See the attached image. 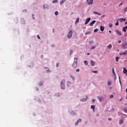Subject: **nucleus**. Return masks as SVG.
<instances>
[{
    "mask_svg": "<svg viewBox=\"0 0 127 127\" xmlns=\"http://www.w3.org/2000/svg\"><path fill=\"white\" fill-rule=\"evenodd\" d=\"M122 47H123L124 49H126L127 48V42L123 43L122 45Z\"/></svg>",
    "mask_w": 127,
    "mask_h": 127,
    "instance_id": "nucleus-4",
    "label": "nucleus"
},
{
    "mask_svg": "<svg viewBox=\"0 0 127 127\" xmlns=\"http://www.w3.org/2000/svg\"><path fill=\"white\" fill-rule=\"evenodd\" d=\"M112 73H113L114 76L115 77V80H116V74L115 73V69L113 68L112 69Z\"/></svg>",
    "mask_w": 127,
    "mask_h": 127,
    "instance_id": "nucleus-13",
    "label": "nucleus"
},
{
    "mask_svg": "<svg viewBox=\"0 0 127 127\" xmlns=\"http://www.w3.org/2000/svg\"><path fill=\"white\" fill-rule=\"evenodd\" d=\"M77 60H78V58H74V63L72 64V66L73 67V68L75 69L76 68V67H77Z\"/></svg>",
    "mask_w": 127,
    "mask_h": 127,
    "instance_id": "nucleus-2",
    "label": "nucleus"
},
{
    "mask_svg": "<svg viewBox=\"0 0 127 127\" xmlns=\"http://www.w3.org/2000/svg\"><path fill=\"white\" fill-rule=\"evenodd\" d=\"M90 33H91V32H86L85 33V34L88 35V34H90Z\"/></svg>",
    "mask_w": 127,
    "mask_h": 127,
    "instance_id": "nucleus-37",
    "label": "nucleus"
},
{
    "mask_svg": "<svg viewBox=\"0 0 127 127\" xmlns=\"http://www.w3.org/2000/svg\"><path fill=\"white\" fill-rule=\"evenodd\" d=\"M84 64L87 66L88 65V62L87 61H84Z\"/></svg>",
    "mask_w": 127,
    "mask_h": 127,
    "instance_id": "nucleus-29",
    "label": "nucleus"
},
{
    "mask_svg": "<svg viewBox=\"0 0 127 127\" xmlns=\"http://www.w3.org/2000/svg\"><path fill=\"white\" fill-rule=\"evenodd\" d=\"M122 4H123V2H121L120 4H119V6H121L122 5Z\"/></svg>",
    "mask_w": 127,
    "mask_h": 127,
    "instance_id": "nucleus-52",
    "label": "nucleus"
},
{
    "mask_svg": "<svg viewBox=\"0 0 127 127\" xmlns=\"http://www.w3.org/2000/svg\"><path fill=\"white\" fill-rule=\"evenodd\" d=\"M88 99V96H86V98H82L80 100L81 102H86Z\"/></svg>",
    "mask_w": 127,
    "mask_h": 127,
    "instance_id": "nucleus-11",
    "label": "nucleus"
},
{
    "mask_svg": "<svg viewBox=\"0 0 127 127\" xmlns=\"http://www.w3.org/2000/svg\"><path fill=\"white\" fill-rule=\"evenodd\" d=\"M76 72H80V69L79 68L77 69Z\"/></svg>",
    "mask_w": 127,
    "mask_h": 127,
    "instance_id": "nucleus-45",
    "label": "nucleus"
},
{
    "mask_svg": "<svg viewBox=\"0 0 127 127\" xmlns=\"http://www.w3.org/2000/svg\"><path fill=\"white\" fill-rule=\"evenodd\" d=\"M93 0H87V2L89 5L91 4H93Z\"/></svg>",
    "mask_w": 127,
    "mask_h": 127,
    "instance_id": "nucleus-5",
    "label": "nucleus"
},
{
    "mask_svg": "<svg viewBox=\"0 0 127 127\" xmlns=\"http://www.w3.org/2000/svg\"><path fill=\"white\" fill-rule=\"evenodd\" d=\"M95 62L93 61H91V66H95Z\"/></svg>",
    "mask_w": 127,
    "mask_h": 127,
    "instance_id": "nucleus-19",
    "label": "nucleus"
},
{
    "mask_svg": "<svg viewBox=\"0 0 127 127\" xmlns=\"http://www.w3.org/2000/svg\"><path fill=\"white\" fill-rule=\"evenodd\" d=\"M126 92L127 93V88L126 89Z\"/></svg>",
    "mask_w": 127,
    "mask_h": 127,
    "instance_id": "nucleus-58",
    "label": "nucleus"
},
{
    "mask_svg": "<svg viewBox=\"0 0 127 127\" xmlns=\"http://www.w3.org/2000/svg\"><path fill=\"white\" fill-rule=\"evenodd\" d=\"M115 25H116V26H118V25H119V21H117V23H115Z\"/></svg>",
    "mask_w": 127,
    "mask_h": 127,
    "instance_id": "nucleus-35",
    "label": "nucleus"
},
{
    "mask_svg": "<svg viewBox=\"0 0 127 127\" xmlns=\"http://www.w3.org/2000/svg\"><path fill=\"white\" fill-rule=\"evenodd\" d=\"M112 45L109 44V45L108 46L107 48H108V49H112Z\"/></svg>",
    "mask_w": 127,
    "mask_h": 127,
    "instance_id": "nucleus-22",
    "label": "nucleus"
},
{
    "mask_svg": "<svg viewBox=\"0 0 127 127\" xmlns=\"http://www.w3.org/2000/svg\"><path fill=\"white\" fill-rule=\"evenodd\" d=\"M72 53H73V50H71L70 51L69 55H72Z\"/></svg>",
    "mask_w": 127,
    "mask_h": 127,
    "instance_id": "nucleus-30",
    "label": "nucleus"
},
{
    "mask_svg": "<svg viewBox=\"0 0 127 127\" xmlns=\"http://www.w3.org/2000/svg\"><path fill=\"white\" fill-rule=\"evenodd\" d=\"M108 121H112V118H108Z\"/></svg>",
    "mask_w": 127,
    "mask_h": 127,
    "instance_id": "nucleus-49",
    "label": "nucleus"
},
{
    "mask_svg": "<svg viewBox=\"0 0 127 127\" xmlns=\"http://www.w3.org/2000/svg\"><path fill=\"white\" fill-rule=\"evenodd\" d=\"M95 23H96V20H93V21H92L90 23V26H93V25H94V24H95Z\"/></svg>",
    "mask_w": 127,
    "mask_h": 127,
    "instance_id": "nucleus-9",
    "label": "nucleus"
},
{
    "mask_svg": "<svg viewBox=\"0 0 127 127\" xmlns=\"http://www.w3.org/2000/svg\"><path fill=\"white\" fill-rule=\"evenodd\" d=\"M109 33H112V31L109 30Z\"/></svg>",
    "mask_w": 127,
    "mask_h": 127,
    "instance_id": "nucleus-53",
    "label": "nucleus"
},
{
    "mask_svg": "<svg viewBox=\"0 0 127 127\" xmlns=\"http://www.w3.org/2000/svg\"><path fill=\"white\" fill-rule=\"evenodd\" d=\"M92 103H95V99H93V100H92Z\"/></svg>",
    "mask_w": 127,
    "mask_h": 127,
    "instance_id": "nucleus-50",
    "label": "nucleus"
},
{
    "mask_svg": "<svg viewBox=\"0 0 127 127\" xmlns=\"http://www.w3.org/2000/svg\"><path fill=\"white\" fill-rule=\"evenodd\" d=\"M58 1L57 0H54L53 1V2L54 3H56V2H58Z\"/></svg>",
    "mask_w": 127,
    "mask_h": 127,
    "instance_id": "nucleus-32",
    "label": "nucleus"
},
{
    "mask_svg": "<svg viewBox=\"0 0 127 127\" xmlns=\"http://www.w3.org/2000/svg\"><path fill=\"white\" fill-rule=\"evenodd\" d=\"M123 123H124V119H121L120 120V122H119V125H122V124H123Z\"/></svg>",
    "mask_w": 127,
    "mask_h": 127,
    "instance_id": "nucleus-18",
    "label": "nucleus"
},
{
    "mask_svg": "<svg viewBox=\"0 0 127 127\" xmlns=\"http://www.w3.org/2000/svg\"><path fill=\"white\" fill-rule=\"evenodd\" d=\"M116 32H117V33H118V34L119 35H120V36H122V32H121V31H120L119 30H117Z\"/></svg>",
    "mask_w": 127,
    "mask_h": 127,
    "instance_id": "nucleus-16",
    "label": "nucleus"
},
{
    "mask_svg": "<svg viewBox=\"0 0 127 127\" xmlns=\"http://www.w3.org/2000/svg\"><path fill=\"white\" fill-rule=\"evenodd\" d=\"M70 78H72L73 80L75 79V77H74V76L73 75H70Z\"/></svg>",
    "mask_w": 127,
    "mask_h": 127,
    "instance_id": "nucleus-33",
    "label": "nucleus"
},
{
    "mask_svg": "<svg viewBox=\"0 0 127 127\" xmlns=\"http://www.w3.org/2000/svg\"><path fill=\"white\" fill-rule=\"evenodd\" d=\"M94 32H98V29H95L94 30Z\"/></svg>",
    "mask_w": 127,
    "mask_h": 127,
    "instance_id": "nucleus-36",
    "label": "nucleus"
},
{
    "mask_svg": "<svg viewBox=\"0 0 127 127\" xmlns=\"http://www.w3.org/2000/svg\"><path fill=\"white\" fill-rule=\"evenodd\" d=\"M118 20H120V22H124L125 21H126V18H120V19H118Z\"/></svg>",
    "mask_w": 127,
    "mask_h": 127,
    "instance_id": "nucleus-8",
    "label": "nucleus"
},
{
    "mask_svg": "<svg viewBox=\"0 0 127 127\" xmlns=\"http://www.w3.org/2000/svg\"><path fill=\"white\" fill-rule=\"evenodd\" d=\"M127 68H126V67H124V70H123V73H124V74H126V75H127Z\"/></svg>",
    "mask_w": 127,
    "mask_h": 127,
    "instance_id": "nucleus-17",
    "label": "nucleus"
},
{
    "mask_svg": "<svg viewBox=\"0 0 127 127\" xmlns=\"http://www.w3.org/2000/svg\"><path fill=\"white\" fill-rule=\"evenodd\" d=\"M71 115H76V113H74L73 112H72Z\"/></svg>",
    "mask_w": 127,
    "mask_h": 127,
    "instance_id": "nucleus-46",
    "label": "nucleus"
},
{
    "mask_svg": "<svg viewBox=\"0 0 127 127\" xmlns=\"http://www.w3.org/2000/svg\"><path fill=\"white\" fill-rule=\"evenodd\" d=\"M120 55H125V56H127V50L125 51L124 53H120Z\"/></svg>",
    "mask_w": 127,
    "mask_h": 127,
    "instance_id": "nucleus-7",
    "label": "nucleus"
},
{
    "mask_svg": "<svg viewBox=\"0 0 127 127\" xmlns=\"http://www.w3.org/2000/svg\"><path fill=\"white\" fill-rule=\"evenodd\" d=\"M108 86H111L112 85V81H108Z\"/></svg>",
    "mask_w": 127,
    "mask_h": 127,
    "instance_id": "nucleus-28",
    "label": "nucleus"
},
{
    "mask_svg": "<svg viewBox=\"0 0 127 127\" xmlns=\"http://www.w3.org/2000/svg\"><path fill=\"white\" fill-rule=\"evenodd\" d=\"M61 87L63 90L65 89V80L63 79L61 82Z\"/></svg>",
    "mask_w": 127,
    "mask_h": 127,
    "instance_id": "nucleus-1",
    "label": "nucleus"
},
{
    "mask_svg": "<svg viewBox=\"0 0 127 127\" xmlns=\"http://www.w3.org/2000/svg\"><path fill=\"white\" fill-rule=\"evenodd\" d=\"M75 125H76V126H78V125H79V122L77 121V122L75 123Z\"/></svg>",
    "mask_w": 127,
    "mask_h": 127,
    "instance_id": "nucleus-42",
    "label": "nucleus"
},
{
    "mask_svg": "<svg viewBox=\"0 0 127 127\" xmlns=\"http://www.w3.org/2000/svg\"><path fill=\"white\" fill-rule=\"evenodd\" d=\"M125 24H127V22H125Z\"/></svg>",
    "mask_w": 127,
    "mask_h": 127,
    "instance_id": "nucleus-59",
    "label": "nucleus"
},
{
    "mask_svg": "<svg viewBox=\"0 0 127 127\" xmlns=\"http://www.w3.org/2000/svg\"><path fill=\"white\" fill-rule=\"evenodd\" d=\"M44 8H49V6L47 4H44L43 5Z\"/></svg>",
    "mask_w": 127,
    "mask_h": 127,
    "instance_id": "nucleus-21",
    "label": "nucleus"
},
{
    "mask_svg": "<svg viewBox=\"0 0 127 127\" xmlns=\"http://www.w3.org/2000/svg\"><path fill=\"white\" fill-rule=\"evenodd\" d=\"M110 98V99H113L114 98V96L113 95H111Z\"/></svg>",
    "mask_w": 127,
    "mask_h": 127,
    "instance_id": "nucleus-38",
    "label": "nucleus"
},
{
    "mask_svg": "<svg viewBox=\"0 0 127 127\" xmlns=\"http://www.w3.org/2000/svg\"><path fill=\"white\" fill-rule=\"evenodd\" d=\"M122 101H123V97H122V98L119 100V101H120V102H122Z\"/></svg>",
    "mask_w": 127,
    "mask_h": 127,
    "instance_id": "nucleus-44",
    "label": "nucleus"
},
{
    "mask_svg": "<svg viewBox=\"0 0 127 127\" xmlns=\"http://www.w3.org/2000/svg\"><path fill=\"white\" fill-rule=\"evenodd\" d=\"M37 37L38 38V39H40V36H39V35H37Z\"/></svg>",
    "mask_w": 127,
    "mask_h": 127,
    "instance_id": "nucleus-40",
    "label": "nucleus"
},
{
    "mask_svg": "<svg viewBox=\"0 0 127 127\" xmlns=\"http://www.w3.org/2000/svg\"><path fill=\"white\" fill-rule=\"evenodd\" d=\"M124 111H125V112H127V109H124Z\"/></svg>",
    "mask_w": 127,
    "mask_h": 127,
    "instance_id": "nucleus-54",
    "label": "nucleus"
},
{
    "mask_svg": "<svg viewBox=\"0 0 127 127\" xmlns=\"http://www.w3.org/2000/svg\"><path fill=\"white\" fill-rule=\"evenodd\" d=\"M105 30V27L104 26H100V30L101 31L103 32Z\"/></svg>",
    "mask_w": 127,
    "mask_h": 127,
    "instance_id": "nucleus-15",
    "label": "nucleus"
},
{
    "mask_svg": "<svg viewBox=\"0 0 127 127\" xmlns=\"http://www.w3.org/2000/svg\"><path fill=\"white\" fill-rule=\"evenodd\" d=\"M98 99L99 100L100 102H103V101H104V97H101L99 96Z\"/></svg>",
    "mask_w": 127,
    "mask_h": 127,
    "instance_id": "nucleus-10",
    "label": "nucleus"
},
{
    "mask_svg": "<svg viewBox=\"0 0 127 127\" xmlns=\"http://www.w3.org/2000/svg\"><path fill=\"white\" fill-rule=\"evenodd\" d=\"M109 27H110V28H112V27H113V24L111 23H109Z\"/></svg>",
    "mask_w": 127,
    "mask_h": 127,
    "instance_id": "nucleus-27",
    "label": "nucleus"
},
{
    "mask_svg": "<svg viewBox=\"0 0 127 127\" xmlns=\"http://www.w3.org/2000/svg\"><path fill=\"white\" fill-rule=\"evenodd\" d=\"M87 55H90V53H87Z\"/></svg>",
    "mask_w": 127,
    "mask_h": 127,
    "instance_id": "nucleus-56",
    "label": "nucleus"
},
{
    "mask_svg": "<svg viewBox=\"0 0 127 127\" xmlns=\"http://www.w3.org/2000/svg\"><path fill=\"white\" fill-rule=\"evenodd\" d=\"M70 85H71V82L69 81H67V85L68 86V87H70Z\"/></svg>",
    "mask_w": 127,
    "mask_h": 127,
    "instance_id": "nucleus-26",
    "label": "nucleus"
},
{
    "mask_svg": "<svg viewBox=\"0 0 127 127\" xmlns=\"http://www.w3.org/2000/svg\"><path fill=\"white\" fill-rule=\"evenodd\" d=\"M95 105H91V109H92L93 110V112H95Z\"/></svg>",
    "mask_w": 127,
    "mask_h": 127,
    "instance_id": "nucleus-20",
    "label": "nucleus"
},
{
    "mask_svg": "<svg viewBox=\"0 0 127 127\" xmlns=\"http://www.w3.org/2000/svg\"><path fill=\"white\" fill-rule=\"evenodd\" d=\"M33 16H34V14H32V18H33V19H35V18L34 17H33Z\"/></svg>",
    "mask_w": 127,
    "mask_h": 127,
    "instance_id": "nucleus-47",
    "label": "nucleus"
},
{
    "mask_svg": "<svg viewBox=\"0 0 127 127\" xmlns=\"http://www.w3.org/2000/svg\"><path fill=\"white\" fill-rule=\"evenodd\" d=\"M127 26H126L125 27H124L123 28V31L124 32H127Z\"/></svg>",
    "mask_w": 127,
    "mask_h": 127,
    "instance_id": "nucleus-12",
    "label": "nucleus"
},
{
    "mask_svg": "<svg viewBox=\"0 0 127 127\" xmlns=\"http://www.w3.org/2000/svg\"><path fill=\"white\" fill-rule=\"evenodd\" d=\"M96 48V46H93L91 48V49H95Z\"/></svg>",
    "mask_w": 127,
    "mask_h": 127,
    "instance_id": "nucleus-41",
    "label": "nucleus"
},
{
    "mask_svg": "<svg viewBox=\"0 0 127 127\" xmlns=\"http://www.w3.org/2000/svg\"><path fill=\"white\" fill-rule=\"evenodd\" d=\"M119 60H120V58L119 57H117L116 58V62H119Z\"/></svg>",
    "mask_w": 127,
    "mask_h": 127,
    "instance_id": "nucleus-24",
    "label": "nucleus"
},
{
    "mask_svg": "<svg viewBox=\"0 0 127 127\" xmlns=\"http://www.w3.org/2000/svg\"><path fill=\"white\" fill-rule=\"evenodd\" d=\"M92 72H93V73H98V71H97V70H94V71H93Z\"/></svg>",
    "mask_w": 127,
    "mask_h": 127,
    "instance_id": "nucleus-39",
    "label": "nucleus"
},
{
    "mask_svg": "<svg viewBox=\"0 0 127 127\" xmlns=\"http://www.w3.org/2000/svg\"><path fill=\"white\" fill-rule=\"evenodd\" d=\"M80 18L79 17L77 18L76 20L75 21V23H78L79 22V20Z\"/></svg>",
    "mask_w": 127,
    "mask_h": 127,
    "instance_id": "nucleus-25",
    "label": "nucleus"
},
{
    "mask_svg": "<svg viewBox=\"0 0 127 127\" xmlns=\"http://www.w3.org/2000/svg\"><path fill=\"white\" fill-rule=\"evenodd\" d=\"M118 43H119V44L122 43V41L119 40V41H118Z\"/></svg>",
    "mask_w": 127,
    "mask_h": 127,
    "instance_id": "nucleus-48",
    "label": "nucleus"
},
{
    "mask_svg": "<svg viewBox=\"0 0 127 127\" xmlns=\"http://www.w3.org/2000/svg\"><path fill=\"white\" fill-rule=\"evenodd\" d=\"M119 81L121 80V77L119 76Z\"/></svg>",
    "mask_w": 127,
    "mask_h": 127,
    "instance_id": "nucleus-55",
    "label": "nucleus"
},
{
    "mask_svg": "<svg viewBox=\"0 0 127 127\" xmlns=\"http://www.w3.org/2000/svg\"><path fill=\"white\" fill-rule=\"evenodd\" d=\"M58 14H59L58 11H56V12H55V15H58Z\"/></svg>",
    "mask_w": 127,
    "mask_h": 127,
    "instance_id": "nucleus-34",
    "label": "nucleus"
},
{
    "mask_svg": "<svg viewBox=\"0 0 127 127\" xmlns=\"http://www.w3.org/2000/svg\"><path fill=\"white\" fill-rule=\"evenodd\" d=\"M77 122L78 123H80V122H82V120L81 119H79L77 121Z\"/></svg>",
    "mask_w": 127,
    "mask_h": 127,
    "instance_id": "nucleus-31",
    "label": "nucleus"
},
{
    "mask_svg": "<svg viewBox=\"0 0 127 127\" xmlns=\"http://www.w3.org/2000/svg\"><path fill=\"white\" fill-rule=\"evenodd\" d=\"M55 45H52V47H54Z\"/></svg>",
    "mask_w": 127,
    "mask_h": 127,
    "instance_id": "nucleus-57",
    "label": "nucleus"
},
{
    "mask_svg": "<svg viewBox=\"0 0 127 127\" xmlns=\"http://www.w3.org/2000/svg\"><path fill=\"white\" fill-rule=\"evenodd\" d=\"M73 34V32L72 31H69L68 34H67L68 38H71L72 37V35Z\"/></svg>",
    "mask_w": 127,
    "mask_h": 127,
    "instance_id": "nucleus-3",
    "label": "nucleus"
},
{
    "mask_svg": "<svg viewBox=\"0 0 127 127\" xmlns=\"http://www.w3.org/2000/svg\"><path fill=\"white\" fill-rule=\"evenodd\" d=\"M90 20H91V18H87L85 23V25H87L89 22H90Z\"/></svg>",
    "mask_w": 127,
    "mask_h": 127,
    "instance_id": "nucleus-6",
    "label": "nucleus"
},
{
    "mask_svg": "<svg viewBox=\"0 0 127 127\" xmlns=\"http://www.w3.org/2000/svg\"><path fill=\"white\" fill-rule=\"evenodd\" d=\"M57 67H59V64L58 63L57 64Z\"/></svg>",
    "mask_w": 127,
    "mask_h": 127,
    "instance_id": "nucleus-51",
    "label": "nucleus"
},
{
    "mask_svg": "<svg viewBox=\"0 0 127 127\" xmlns=\"http://www.w3.org/2000/svg\"><path fill=\"white\" fill-rule=\"evenodd\" d=\"M66 0H62V1L60 2V4H63V3H64L65 2Z\"/></svg>",
    "mask_w": 127,
    "mask_h": 127,
    "instance_id": "nucleus-23",
    "label": "nucleus"
},
{
    "mask_svg": "<svg viewBox=\"0 0 127 127\" xmlns=\"http://www.w3.org/2000/svg\"><path fill=\"white\" fill-rule=\"evenodd\" d=\"M93 13L95 14H97V15H99V16H101L102 15V14L100 13H99L97 11H94Z\"/></svg>",
    "mask_w": 127,
    "mask_h": 127,
    "instance_id": "nucleus-14",
    "label": "nucleus"
},
{
    "mask_svg": "<svg viewBox=\"0 0 127 127\" xmlns=\"http://www.w3.org/2000/svg\"><path fill=\"white\" fill-rule=\"evenodd\" d=\"M119 82L121 86H122V81H121V79H120Z\"/></svg>",
    "mask_w": 127,
    "mask_h": 127,
    "instance_id": "nucleus-43",
    "label": "nucleus"
}]
</instances>
